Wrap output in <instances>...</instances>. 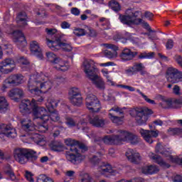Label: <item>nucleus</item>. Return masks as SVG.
I'll return each mask as SVG.
<instances>
[{
    "instance_id": "obj_1",
    "label": "nucleus",
    "mask_w": 182,
    "mask_h": 182,
    "mask_svg": "<svg viewBox=\"0 0 182 182\" xmlns=\"http://www.w3.org/2000/svg\"><path fill=\"white\" fill-rule=\"evenodd\" d=\"M21 127L25 132L26 134L21 135V138L23 143H32L34 141L38 146H46V137L41 135L36 132L40 133H45L48 132V125H43V124L38 123L36 126L33 122L29 118H23L21 121Z\"/></svg>"
},
{
    "instance_id": "obj_2",
    "label": "nucleus",
    "mask_w": 182,
    "mask_h": 182,
    "mask_svg": "<svg viewBox=\"0 0 182 182\" xmlns=\"http://www.w3.org/2000/svg\"><path fill=\"white\" fill-rule=\"evenodd\" d=\"M53 87V82L49 76L42 73L31 75L28 83V90L34 96H41L50 92Z\"/></svg>"
},
{
    "instance_id": "obj_3",
    "label": "nucleus",
    "mask_w": 182,
    "mask_h": 182,
    "mask_svg": "<svg viewBox=\"0 0 182 182\" xmlns=\"http://www.w3.org/2000/svg\"><path fill=\"white\" fill-rule=\"evenodd\" d=\"M45 97L43 96L39 97L37 100L32 99L24 100L21 102L19 106L21 113L25 114V113H31L32 112L33 119H41L42 120H48L49 117L48 114V110L43 107H39V105H42Z\"/></svg>"
},
{
    "instance_id": "obj_4",
    "label": "nucleus",
    "mask_w": 182,
    "mask_h": 182,
    "mask_svg": "<svg viewBox=\"0 0 182 182\" xmlns=\"http://www.w3.org/2000/svg\"><path fill=\"white\" fill-rule=\"evenodd\" d=\"M140 11H135L133 9H128L125 11V14L119 15V19L123 25H127V26H134V25H142V26L149 31L148 36L151 41H157V36H156V31L151 30L150 25L143 19L139 18Z\"/></svg>"
},
{
    "instance_id": "obj_5",
    "label": "nucleus",
    "mask_w": 182,
    "mask_h": 182,
    "mask_svg": "<svg viewBox=\"0 0 182 182\" xmlns=\"http://www.w3.org/2000/svg\"><path fill=\"white\" fill-rule=\"evenodd\" d=\"M88 122L90 124L95 126V127H103L106 124L105 119L99 118L98 116L93 117V118L90 117V116H84L77 118V120L70 117H66L65 123L68 127H75L77 126V129H82L83 132H87V127L85 126H86Z\"/></svg>"
},
{
    "instance_id": "obj_6",
    "label": "nucleus",
    "mask_w": 182,
    "mask_h": 182,
    "mask_svg": "<svg viewBox=\"0 0 182 182\" xmlns=\"http://www.w3.org/2000/svg\"><path fill=\"white\" fill-rule=\"evenodd\" d=\"M65 144L66 146H70V151L66 154V159L68 161H70L73 164H77L80 161H82V160H85V156L79 153L78 149H80L82 151H86L87 150L86 146L79 144V141L72 139H65Z\"/></svg>"
},
{
    "instance_id": "obj_7",
    "label": "nucleus",
    "mask_w": 182,
    "mask_h": 182,
    "mask_svg": "<svg viewBox=\"0 0 182 182\" xmlns=\"http://www.w3.org/2000/svg\"><path fill=\"white\" fill-rule=\"evenodd\" d=\"M82 70L87 77H88L98 89H101L102 90L105 89V81L96 74L97 68H96V63H95V61L92 60H85L82 63Z\"/></svg>"
},
{
    "instance_id": "obj_8",
    "label": "nucleus",
    "mask_w": 182,
    "mask_h": 182,
    "mask_svg": "<svg viewBox=\"0 0 182 182\" xmlns=\"http://www.w3.org/2000/svg\"><path fill=\"white\" fill-rule=\"evenodd\" d=\"M13 157L20 164H26L28 161H35L38 155L33 150L18 147L14 149Z\"/></svg>"
},
{
    "instance_id": "obj_9",
    "label": "nucleus",
    "mask_w": 182,
    "mask_h": 182,
    "mask_svg": "<svg viewBox=\"0 0 182 182\" xmlns=\"http://www.w3.org/2000/svg\"><path fill=\"white\" fill-rule=\"evenodd\" d=\"M59 105V100H55L53 98H49L46 103V106L48 110L47 111L46 115L48 117V119H39L42 122L43 126H48L49 129V122H59V115L58 114V111L55 109V107H58Z\"/></svg>"
},
{
    "instance_id": "obj_10",
    "label": "nucleus",
    "mask_w": 182,
    "mask_h": 182,
    "mask_svg": "<svg viewBox=\"0 0 182 182\" xmlns=\"http://www.w3.org/2000/svg\"><path fill=\"white\" fill-rule=\"evenodd\" d=\"M47 62H49L53 65L55 69L57 70H61V72H66V70H69V64L68 62L63 60V59L60 58V57L56 55L53 52H47L46 53Z\"/></svg>"
},
{
    "instance_id": "obj_11",
    "label": "nucleus",
    "mask_w": 182,
    "mask_h": 182,
    "mask_svg": "<svg viewBox=\"0 0 182 182\" xmlns=\"http://www.w3.org/2000/svg\"><path fill=\"white\" fill-rule=\"evenodd\" d=\"M15 29H16V26H11L7 31V33L12 35L13 41L16 43L18 49L23 50V48L26 47L28 45L25 34H23L22 31H15Z\"/></svg>"
},
{
    "instance_id": "obj_12",
    "label": "nucleus",
    "mask_w": 182,
    "mask_h": 182,
    "mask_svg": "<svg viewBox=\"0 0 182 182\" xmlns=\"http://www.w3.org/2000/svg\"><path fill=\"white\" fill-rule=\"evenodd\" d=\"M131 116L134 117L138 124H144L149 119V114H153V111L147 107L132 109L129 111Z\"/></svg>"
},
{
    "instance_id": "obj_13",
    "label": "nucleus",
    "mask_w": 182,
    "mask_h": 182,
    "mask_svg": "<svg viewBox=\"0 0 182 182\" xmlns=\"http://www.w3.org/2000/svg\"><path fill=\"white\" fill-rule=\"evenodd\" d=\"M21 83H23V75L21 74L11 75L4 80L1 90V92H6V90L12 87V86H18Z\"/></svg>"
},
{
    "instance_id": "obj_14",
    "label": "nucleus",
    "mask_w": 182,
    "mask_h": 182,
    "mask_svg": "<svg viewBox=\"0 0 182 182\" xmlns=\"http://www.w3.org/2000/svg\"><path fill=\"white\" fill-rule=\"evenodd\" d=\"M16 69V62L14 58H5L0 62V80L2 75H9Z\"/></svg>"
},
{
    "instance_id": "obj_15",
    "label": "nucleus",
    "mask_w": 182,
    "mask_h": 182,
    "mask_svg": "<svg viewBox=\"0 0 182 182\" xmlns=\"http://www.w3.org/2000/svg\"><path fill=\"white\" fill-rule=\"evenodd\" d=\"M62 38H55V40H50L47 38V46L51 50H60V49H63V50H65L66 52H70L73 48L72 46L69 43H62L60 40Z\"/></svg>"
},
{
    "instance_id": "obj_16",
    "label": "nucleus",
    "mask_w": 182,
    "mask_h": 182,
    "mask_svg": "<svg viewBox=\"0 0 182 182\" xmlns=\"http://www.w3.org/2000/svg\"><path fill=\"white\" fill-rule=\"evenodd\" d=\"M97 170V174L100 176H104V177L116 176V174L120 173V168L112 166V165L106 162L101 163Z\"/></svg>"
},
{
    "instance_id": "obj_17",
    "label": "nucleus",
    "mask_w": 182,
    "mask_h": 182,
    "mask_svg": "<svg viewBox=\"0 0 182 182\" xmlns=\"http://www.w3.org/2000/svg\"><path fill=\"white\" fill-rule=\"evenodd\" d=\"M115 137L117 144H122L123 141H130L132 144H136L137 143V136L127 131L118 130Z\"/></svg>"
},
{
    "instance_id": "obj_18",
    "label": "nucleus",
    "mask_w": 182,
    "mask_h": 182,
    "mask_svg": "<svg viewBox=\"0 0 182 182\" xmlns=\"http://www.w3.org/2000/svg\"><path fill=\"white\" fill-rule=\"evenodd\" d=\"M85 106L91 113H96L102 109L100 102L93 94H90L85 99Z\"/></svg>"
},
{
    "instance_id": "obj_19",
    "label": "nucleus",
    "mask_w": 182,
    "mask_h": 182,
    "mask_svg": "<svg viewBox=\"0 0 182 182\" xmlns=\"http://www.w3.org/2000/svg\"><path fill=\"white\" fill-rule=\"evenodd\" d=\"M122 114V109L118 106H114L109 110L108 117L115 124H123L124 116L118 117L117 114Z\"/></svg>"
},
{
    "instance_id": "obj_20",
    "label": "nucleus",
    "mask_w": 182,
    "mask_h": 182,
    "mask_svg": "<svg viewBox=\"0 0 182 182\" xmlns=\"http://www.w3.org/2000/svg\"><path fill=\"white\" fill-rule=\"evenodd\" d=\"M166 148L161 145V144L159 143L157 144L155 151L156 153H159L160 154H162L164 157H167V160H169V161H171L172 163H176V164H180L182 166V158H179L178 156L173 157L171 154V152L168 151H165Z\"/></svg>"
},
{
    "instance_id": "obj_21",
    "label": "nucleus",
    "mask_w": 182,
    "mask_h": 182,
    "mask_svg": "<svg viewBox=\"0 0 182 182\" xmlns=\"http://www.w3.org/2000/svg\"><path fill=\"white\" fill-rule=\"evenodd\" d=\"M166 79L171 83H178L182 82V73L178 72V70L171 67L168 68L166 72Z\"/></svg>"
},
{
    "instance_id": "obj_22",
    "label": "nucleus",
    "mask_w": 182,
    "mask_h": 182,
    "mask_svg": "<svg viewBox=\"0 0 182 182\" xmlns=\"http://www.w3.org/2000/svg\"><path fill=\"white\" fill-rule=\"evenodd\" d=\"M105 49H111V50H105L103 51L104 56L109 59L110 60H114L117 58V50H119V47L114 44L105 43L103 44Z\"/></svg>"
},
{
    "instance_id": "obj_23",
    "label": "nucleus",
    "mask_w": 182,
    "mask_h": 182,
    "mask_svg": "<svg viewBox=\"0 0 182 182\" xmlns=\"http://www.w3.org/2000/svg\"><path fill=\"white\" fill-rule=\"evenodd\" d=\"M0 134H3L10 139H15L18 136L16 129L11 124H0Z\"/></svg>"
},
{
    "instance_id": "obj_24",
    "label": "nucleus",
    "mask_w": 182,
    "mask_h": 182,
    "mask_svg": "<svg viewBox=\"0 0 182 182\" xmlns=\"http://www.w3.org/2000/svg\"><path fill=\"white\" fill-rule=\"evenodd\" d=\"M139 132L141 134V137L146 141V143H149V144H151L153 141H154V139L156 137L159 136V131H153V130H146L144 129H139Z\"/></svg>"
},
{
    "instance_id": "obj_25",
    "label": "nucleus",
    "mask_w": 182,
    "mask_h": 182,
    "mask_svg": "<svg viewBox=\"0 0 182 182\" xmlns=\"http://www.w3.org/2000/svg\"><path fill=\"white\" fill-rule=\"evenodd\" d=\"M160 107L163 109H178L182 105V100L180 99H167L160 103Z\"/></svg>"
},
{
    "instance_id": "obj_26",
    "label": "nucleus",
    "mask_w": 182,
    "mask_h": 182,
    "mask_svg": "<svg viewBox=\"0 0 182 182\" xmlns=\"http://www.w3.org/2000/svg\"><path fill=\"white\" fill-rule=\"evenodd\" d=\"M125 156L128 161L134 163V164H139V163L141 161V156H140V154L134 149H128L125 153Z\"/></svg>"
},
{
    "instance_id": "obj_27",
    "label": "nucleus",
    "mask_w": 182,
    "mask_h": 182,
    "mask_svg": "<svg viewBox=\"0 0 182 182\" xmlns=\"http://www.w3.org/2000/svg\"><path fill=\"white\" fill-rule=\"evenodd\" d=\"M30 52H31L32 55L38 56L39 59H43L42 48H41V45L38 41H32L30 42Z\"/></svg>"
},
{
    "instance_id": "obj_28",
    "label": "nucleus",
    "mask_w": 182,
    "mask_h": 182,
    "mask_svg": "<svg viewBox=\"0 0 182 182\" xmlns=\"http://www.w3.org/2000/svg\"><path fill=\"white\" fill-rule=\"evenodd\" d=\"M149 159L152 160L154 163H157L159 166L163 167V168H168L170 167V164L164 161L161 157L159 155H156L154 153L151 152L149 154Z\"/></svg>"
},
{
    "instance_id": "obj_29",
    "label": "nucleus",
    "mask_w": 182,
    "mask_h": 182,
    "mask_svg": "<svg viewBox=\"0 0 182 182\" xmlns=\"http://www.w3.org/2000/svg\"><path fill=\"white\" fill-rule=\"evenodd\" d=\"M159 171H160V169L156 165H145L141 168V173L143 174H156Z\"/></svg>"
},
{
    "instance_id": "obj_30",
    "label": "nucleus",
    "mask_w": 182,
    "mask_h": 182,
    "mask_svg": "<svg viewBox=\"0 0 182 182\" xmlns=\"http://www.w3.org/2000/svg\"><path fill=\"white\" fill-rule=\"evenodd\" d=\"M136 55V52H132L130 49L125 48L122 50L119 57L122 60H132Z\"/></svg>"
},
{
    "instance_id": "obj_31",
    "label": "nucleus",
    "mask_w": 182,
    "mask_h": 182,
    "mask_svg": "<svg viewBox=\"0 0 182 182\" xmlns=\"http://www.w3.org/2000/svg\"><path fill=\"white\" fill-rule=\"evenodd\" d=\"M26 19H28L26 13L21 12L18 14V15L16 17V22L18 26H19V28H25L26 26H27L28 23L26 22Z\"/></svg>"
},
{
    "instance_id": "obj_32",
    "label": "nucleus",
    "mask_w": 182,
    "mask_h": 182,
    "mask_svg": "<svg viewBox=\"0 0 182 182\" xmlns=\"http://www.w3.org/2000/svg\"><path fill=\"white\" fill-rule=\"evenodd\" d=\"M46 32L47 33L46 41V45H48V38L50 39V41L52 40H55V39H60V38H63L65 36L64 34H61L60 36V38H58L55 36V33H58V30L55 28H46Z\"/></svg>"
},
{
    "instance_id": "obj_33",
    "label": "nucleus",
    "mask_w": 182,
    "mask_h": 182,
    "mask_svg": "<svg viewBox=\"0 0 182 182\" xmlns=\"http://www.w3.org/2000/svg\"><path fill=\"white\" fill-rule=\"evenodd\" d=\"M8 95L12 100H16L17 99H19V97H22V96H23V91L19 88H15L11 90Z\"/></svg>"
},
{
    "instance_id": "obj_34",
    "label": "nucleus",
    "mask_w": 182,
    "mask_h": 182,
    "mask_svg": "<svg viewBox=\"0 0 182 182\" xmlns=\"http://www.w3.org/2000/svg\"><path fill=\"white\" fill-rule=\"evenodd\" d=\"M144 69V65L141 63H136L132 67L129 68L126 70V73L128 75H134V73H137V72H141Z\"/></svg>"
},
{
    "instance_id": "obj_35",
    "label": "nucleus",
    "mask_w": 182,
    "mask_h": 182,
    "mask_svg": "<svg viewBox=\"0 0 182 182\" xmlns=\"http://www.w3.org/2000/svg\"><path fill=\"white\" fill-rule=\"evenodd\" d=\"M103 77L107 79V82L111 86H115L114 82H113V75H112V71H108L107 69L104 68L101 70Z\"/></svg>"
},
{
    "instance_id": "obj_36",
    "label": "nucleus",
    "mask_w": 182,
    "mask_h": 182,
    "mask_svg": "<svg viewBox=\"0 0 182 182\" xmlns=\"http://www.w3.org/2000/svg\"><path fill=\"white\" fill-rule=\"evenodd\" d=\"M9 109V103H8V100L4 96H0V112L1 113H5L6 110Z\"/></svg>"
},
{
    "instance_id": "obj_37",
    "label": "nucleus",
    "mask_w": 182,
    "mask_h": 182,
    "mask_svg": "<svg viewBox=\"0 0 182 182\" xmlns=\"http://www.w3.org/2000/svg\"><path fill=\"white\" fill-rule=\"evenodd\" d=\"M102 141L105 144H117V140L116 138V135L105 136L102 139Z\"/></svg>"
},
{
    "instance_id": "obj_38",
    "label": "nucleus",
    "mask_w": 182,
    "mask_h": 182,
    "mask_svg": "<svg viewBox=\"0 0 182 182\" xmlns=\"http://www.w3.org/2000/svg\"><path fill=\"white\" fill-rule=\"evenodd\" d=\"M77 96V99H80V91L77 87H72L68 92V99L73 100V97Z\"/></svg>"
},
{
    "instance_id": "obj_39",
    "label": "nucleus",
    "mask_w": 182,
    "mask_h": 182,
    "mask_svg": "<svg viewBox=\"0 0 182 182\" xmlns=\"http://www.w3.org/2000/svg\"><path fill=\"white\" fill-rule=\"evenodd\" d=\"M50 147L53 151H62L63 150V145L60 142L53 141L50 144Z\"/></svg>"
},
{
    "instance_id": "obj_40",
    "label": "nucleus",
    "mask_w": 182,
    "mask_h": 182,
    "mask_svg": "<svg viewBox=\"0 0 182 182\" xmlns=\"http://www.w3.org/2000/svg\"><path fill=\"white\" fill-rule=\"evenodd\" d=\"M4 171L12 181H15L16 180V176H15V173H14V171H12V168L10 166H8L5 168Z\"/></svg>"
},
{
    "instance_id": "obj_41",
    "label": "nucleus",
    "mask_w": 182,
    "mask_h": 182,
    "mask_svg": "<svg viewBox=\"0 0 182 182\" xmlns=\"http://www.w3.org/2000/svg\"><path fill=\"white\" fill-rule=\"evenodd\" d=\"M73 100L69 99V100L72 105H74V106H80V105L83 103V99L82 98L81 95H80V99L77 98V96L73 97Z\"/></svg>"
},
{
    "instance_id": "obj_42",
    "label": "nucleus",
    "mask_w": 182,
    "mask_h": 182,
    "mask_svg": "<svg viewBox=\"0 0 182 182\" xmlns=\"http://www.w3.org/2000/svg\"><path fill=\"white\" fill-rule=\"evenodd\" d=\"M100 25H101L103 29H109L110 28V21L105 18L102 17L100 18Z\"/></svg>"
},
{
    "instance_id": "obj_43",
    "label": "nucleus",
    "mask_w": 182,
    "mask_h": 182,
    "mask_svg": "<svg viewBox=\"0 0 182 182\" xmlns=\"http://www.w3.org/2000/svg\"><path fill=\"white\" fill-rule=\"evenodd\" d=\"M169 134L171 136L177 135L182 136V129L178 128H170L168 130Z\"/></svg>"
},
{
    "instance_id": "obj_44",
    "label": "nucleus",
    "mask_w": 182,
    "mask_h": 182,
    "mask_svg": "<svg viewBox=\"0 0 182 182\" xmlns=\"http://www.w3.org/2000/svg\"><path fill=\"white\" fill-rule=\"evenodd\" d=\"M109 6H110L113 11H120V4H119V2L114 0H112L109 1Z\"/></svg>"
},
{
    "instance_id": "obj_45",
    "label": "nucleus",
    "mask_w": 182,
    "mask_h": 182,
    "mask_svg": "<svg viewBox=\"0 0 182 182\" xmlns=\"http://www.w3.org/2000/svg\"><path fill=\"white\" fill-rule=\"evenodd\" d=\"M73 33L75 35V36H85V35H86L87 32L83 28H75L73 30Z\"/></svg>"
},
{
    "instance_id": "obj_46",
    "label": "nucleus",
    "mask_w": 182,
    "mask_h": 182,
    "mask_svg": "<svg viewBox=\"0 0 182 182\" xmlns=\"http://www.w3.org/2000/svg\"><path fill=\"white\" fill-rule=\"evenodd\" d=\"M37 182H53V180L46 175H39L37 178Z\"/></svg>"
},
{
    "instance_id": "obj_47",
    "label": "nucleus",
    "mask_w": 182,
    "mask_h": 182,
    "mask_svg": "<svg viewBox=\"0 0 182 182\" xmlns=\"http://www.w3.org/2000/svg\"><path fill=\"white\" fill-rule=\"evenodd\" d=\"M17 62L21 65V68H23V66H29V60L25 57H20L17 60Z\"/></svg>"
},
{
    "instance_id": "obj_48",
    "label": "nucleus",
    "mask_w": 182,
    "mask_h": 182,
    "mask_svg": "<svg viewBox=\"0 0 182 182\" xmlns=\"http://www.w3.org/2000/svg\"><path fill=\"white\" fill-rule=\"evenodd\" d=\"M154 56V53H142L139 55V59H151Z\"/></svg>"
},
{
    "instance_id": "obj_49",
    "label": "nucleus",
    "mask_w": 182,
    "mask_h": 182,
    "mask_svg": "<svg viewBox=\"0 0 182 182\" xmlns=\"http://www.w3.org/2000/svg\"><path fill=\"white\" fill-rule=\"evenodd\" d=\"M138 93L141 95V96L144 99L147 103H149L150 105H156V102L153 100H150L149 97H147V95H144L143 92L140 91V90H137Z\"/></svg>"
},
{
    "instance_id": "obj_50",
    "label": "nucleus",
    "mask_w": 182,
    "mask_h": 182,
    "mask_svg": "<svg viewBox=\"0 0 182 182\" xmlns=\"http://www.w3.org/2000/svg\"><path fill=\"white\" fill-rule=\"evenodd\" d=\"M81 182H95L89 173H85L81 178Z\"/></svg>"
},
{
    "instance_id": "obj_51",
    "label": "nucleus",
    "mask_w": 182,
    "mask_h": 182,
    "mask_svg": "<svg viewBox=\"0 0 182 182\" xmlns=\"http://www.w3.org/2000/svg\"><path fill=\"white\" fill-rule=\"evenodd\" d=\"M100 157H102V154L98 153L97 156H95L92 157V159H91V163H92L93 164H97V163H99V161H100L101 160Z\"/></svg>"
},
{
    "instance_id": "obj_52",
    "label": "nucleus",
    "mask_w": 182,
    "mask_h": 182,
    "mask_svg": "<svg viewBox=\"0 0 182 182\" xmlns=\"http://www.w3.org/2000/svg\"><path fill=\"white\" fill-rule=\"evenodd\" d=\"M25 177H26L27 181H29V182L35 181V179L33 178V174L28 171H26Z\"/></svg>"
},
{
    "instance_id": "obj_53",
    "label": "nucleus",
    "mask_w": 182,
    "mask_h": 182,
    "mask_svg": "<svg viewBox=\"0 0 182 182\" xmlns=\"http://www.w3.org/2000/svg\"><path fill=\"white\" fill-rule=\"evenodd\" d=\"M50 8L52 11H63V7L56 4H50Z\"/></svg>"
},
{
    "instance_id": "obj_54",
    "label": "nucleus",
    "mask_w": 182,
    "mask_h": 182,
    "mask_svg": "<svg viewBox=\"0 0 182 182\" xmlns=\"http://www.w3.org/2000/svg\"><path fill=\"white\" fill-rule=\"evenodd\" d=\"M173 182H182L181 175H173L171 178Z\"/></svg>"
},
{
    "instance_id": "obj_55",
    "label": "nucleus",
    "mask_w": 182,
    "mask_h": 182,
    "mask_svg": "<svg viewBox=\"0 0 182 182\" xmlns=\"http://www.w3.org/2000/svg\"><path fill=\"white\" fill-rule=\"evenodd\" d=\"M173 92L174 95H176V96H180V95H181V92H180V87L177 85H174Z\"/></svg>"
},
{
    "instance_id": "obj_56",
    "label": "nucleus",
    "mask_w": 182,
    "mask_h": 182,
    "mask_svg": "<svg viewBox=\"0 0 182 182\" xmlns=\"http://www.w3.org/2000/svg\"><path fill=\"white\" fill-rule=\"evenodd\" d=\"M173 46H174V42L173 41V40H168L166 44V49H173Z\"/></svg>"
},
{
    "instance_id": "obj_57",
    "label": "nucleus",
    "mask_w": 182,
    "mask_h": 182,
    "mask_svg": "<svg viewBox=\"0 0 182 182\" xmlns=\"http://www.w3.org/2000/svg\"><path fill=\"white\" fill-rule=\"evenodd\" d=\"M71 14L75 15V16H79L80 15V10L76 7H74L71 9Z\"/></svg>"
},
{
    "instance_id": "obj_58",
    "label": "nucleus",
    "mask_w": 182,
    "mask_h": 182,
    "mask_svg": "<svg viewBox=\"0 0 182 182\" xmlns=\"http://www.w3.org/2000/svg\"><path fill=\"white\" fill-rule=\"evenodd\" d=\"M60 26L62 29H69L70 28V23H69L68 21H63L60 23Z\"/></svg>"
},
{
    "instance_id": "obj_59",
    "label": "nucleus",
    "mask_w": 182,
    "mask_h": 182,
    "mask_svg": "<svg viewBox=\"0 0 182 182\" xmlns=\"http://www.w3.org/2000/svg\"><path fill=\"white\" fill-rule=\"evenodd\" d=\"M144 16H145V18H146V19H149V21H151V19H153V17L154 16V15L152 14V13H151V12L146 11L144 14Z\"/></svg>"
},
{
    "instance_id": "obj_60",
    "label": "nucleus",
    "mask_w": 182,
    "mask_h": 182,
    "mask_svg": "<svg viewBox=\"0 0 182 182\" xmlns=\"http://www.w3.org/2000/svg\"><path fill=\"white\" fill-rule=\"evenodd\" d=\"M100 66H102V68H107L109 66H114V63L107 62V63H100Z\"/></svg>"
},
{
    "instance_id": "obj_61",
    "label": "nucleus",
    "mask_w": 182,
    "mask_h": 182,
    "mask_svg": "<svg viewBox=\"0 0 182 182\" xmlns=\"http://www.w3.org/2000/svg\"><path fill=\"white\" fill-rule=\"evenodd\" d=\"M75 172L73 171H68L65 172L66 177H70L71 179L75 177Z\"/></svg>"
},
{
    "instance_id": "obj_62",
    "label": "nucleus",
    "mask_w": 182,
    "mask_h": 182,
    "mask_svg": "<svg viewBox=\"0 0 182 182\" xmlns=\"http://www.w3.org/2000/svg\"><path fill=\"white\" fill-rule=\"evenodd\" d=\"M175 60L178 63V65L180 66H181V68H182V58H181V55H176L175 56Z\"/></svg>"
},
{
    "instance_id": "obj_63",
    "label": "nucleus",
    "mask_w": 182,
    "mask_h": 182,
    "mask_svg": "<svg viewBox=\"0 0 182 182\" xmlns=\"http://www.w3.org/2000/svg\"><path fill=\"white\" fill-rule=\"evenodd\" d=\"M5 160V154H4V151L0 149V163H2Z\"/></svg>"
},
{
    "instance_id": "obj_64",
    "label": "nucleus",
    "mask_w": 182,
    "mask_h": 182,
    "mask_svg": "<svg viewBox=\"0 0 182 182\" xmlns=\"http://www.w3.org/2000/svg\"><path fill=\"white\" fill-rule=\"evenodd\" d=\"M154 124H155L156 126H161L163 124V121H161V119H156L154 121Z\"/></svg>"
}]
</instances>
